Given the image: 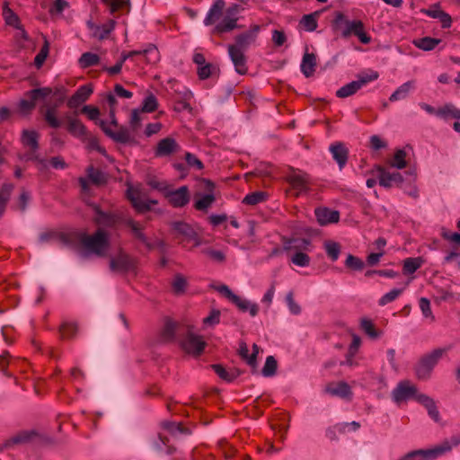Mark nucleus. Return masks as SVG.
Returning <instances> with one entry per match:
<instances>
[{
  "label": "nucleus",
  "instance_id": "obj_45",
  "mask_svg": "<svg viewBox=\"0 0 460 460\" xmlns=\"http://www.w3.org/2000/svg\"><path fill=\"white\" fill-rule=\"evenodd\" d=\"M52 93L53 89L51 87H40L27 91L24 93V96L32 99L36 104L37 102L45 100L47 97L52 94Z\"/></svg>",
  "mask_w": 460,
  "mask_h": 460
},
{
  "label": "nucleus",
  "instance_id": "obj_51",
  "mask_svg": "<svg viewBox=\"0 0 460 460\" xmlns=\"http://www.w3.org/2000/svg\"><path fill=\"white\" fill-rule=\"evenodd\" d=\"M268 198V193L265 191H254L247 194L243 199V203L245 205L254 206L259 203L266 201Z\"/></svg>",
  "mask_w": 460,
  "mask_h": 460
},
{
  "label": "nucleus",
  "instance_id": "obj_35",
  "mask_svg": "<svg viewBox=\"0 0 460 460\" xmlns=\"http://www.w3.org/2000/svg\"><path fill=\"white\" fill-rule=\"evenodd\" d=\"M40 134L36 130L24 129L22 132L21 141L24 146L30 149L39 150Z\"/></svg>",
  "mask_w": 460,
  "mask_h": 460
},
{
  "label": "nucleus",
  "instance_id": "obj_7",
  "mask_svg": "<svg viewBox=\"0 0 460 460\" xmlns=\"http://www.w3.org/2000/svg\"><path fill=\"white\" fill-rule=\"evenodd\" d=\"M57 97L56 102L51 104L44 112L43 117L47 124L52 128H58L62 121L57 117L58 109L65 102L66 89L64 86L57 87L52 93Z\"/></svg>",
  "mask_w": 460,
  "mask_h": 460
},
{
  "label": "nucleus",
  "instance_id": "obj_55",
  "mask_svg": "<svg viewBox=\"0 0 460 460\" xmlns=\"http://www.w3.org/2000/svg\"><path fill=\"white\" fill-rule=\"evenodd\" d=\"M278 368V361L273 356H268L266 358L265 364L261 369V374L263 376L269 377L273 376L277 373Z\"/></svg>",
  "mask_w": 460,
  "mask_h": 460
},
{
  "label": "nucleus",
  "instance_id": "obj_48",
  "mask_svg": "<svg viewBox=\"0 0 460 460\" xmlns=\"http://www.w3.org/2000/svg\"><path fill=\"white\" fill-rule=\"evenodd\" d=\"M319 15H320L319 11H315L309 14H305L300 21V24H302L304 26L305 31H314L317 29V26H318L317 18Z\"/></svg>",
  "mask_w": 460,
  "mask_h": 460
},
{
  "label": "nucleus",
  "instance_id": "obj_2",
  "mask_svg": "<svg viewBox=\"0 0 460 460\" xmlns=\"http://www.w3.org/2000/svg\"><path fill=\"white\" fill-rule=\"evenodd\" d=\"M88 206L95 214L93 219L95 225L112 229H117L119 226L124 225L127 216L123 212H106L101 208L100 205L93 202L89 203Z\"/></svg>",
  "mask_w": 460,
  "mask_h": 460
},
{
  "label": "nucleus",
  "instance_id": "obj_5",
  "mask_svg": "<svg viewBox=\"0 0 460 460\" xmlns=\"http://www.w3.org/2000/svg\"><path fill=\"white\" fill-rule=\"evenodd\" d=\"M183 336L180 339V345L181 349L189 354L195 357L200 356L206 346V341H203L201 336L196 335L192 332V327L186 326Z\"/></svg>",
  "mask_w": 460,
  "mask_h": 460
},
{
  "label": "nucleus",
  "instance_id": "obj_50",
  "mask_svg": "<svg viewBox=\"0 0 460 460\" xmlns=\"http://www.w3.org/2000/svg\"><path fill=\"white\" fill-rule=\"evenodd\" d=\"M78 63L82 68H88L97 66L100 63V57L92 52H84L80 57Z\"/></svg>",
  "mask_w": 460,
  "mask_h": 460
},
{
  "label": "nucleus",
  "instance_id": "obj_22",
  "mask_svg": "<svg viewBox=\"0 0 460 460\" xmlns=\"http://www.w3.org/2000/svg\"><path fill=\"white\" fill-rule=\"evenodd\" d=\"M171 228L175 238L182 236L187 240H195L197 238V233L193 227L184 221H174L171 223Z\"/></svg>",
  "mask_w": 460,
  "mask_h": 460
},
{
  "label": "nucleus",
  "instance_id": "obj_17",
  "mask_svg": "<svg viewBox=\"0 0 460 460\" xmlns=\"http://www.w3.org/2000/svg\"><path fill=\"white\" fill-rule=\"evenodd\" d=\"M93 92L92 84L81 85L68 99L66 105L70 109H75L85 102Z\"/></svg>",
  "mask_w": 460,
  "mask_h": 460
},
{
  "label": "nucleus",
  "instance_id": "obj_27",
  "mask_svg": "<svg viewBox=\"0 0 460 460\" xmlns=\"http://www.w3.org/2000/svg\"><path fill=\"white\" fill-rule=\"evenodd\" d=\"M102 2L112 15L128 13L131 9L130 0H102Z\"/></svg>",
  "mask_w": 460,
  "mask_h": 460
},
{
  "label": "nucleus",
  "instance_id": "obj_14",
  "mask_svg": "<svg viewBox=\"0 0 460 460\" xmlns=\"http://www.w3.org/2000/svg\"><path fill=\"white\" fill-rule=\"evenodd\" d=\"M347 28L343 31L342 36L347 38L351 34L357 36L359 41L363 44H368L371 41V37L365 31L364 23L359 21H346Z\"/></svg>",
  "mask_w": 460,
  "mask_h": 460
},
{
  "label": "nucleus",
  "instance_id": "obj_49",
  "mask_svg": "<svg viewBox=\"0 0 460 460\" xmlns=\"http://www.w3.org/2000/svg\"><path fill=\"white\" fill-rule=\"evenodd\" d=\"M158 108V100L152 93H148L142 102L141 112L152 113Z\"/></svg>",
  "mask_w": 460,
  "mask_h": 460
},
{
  "label": "nucleus",
  "instance_id": "obj_8",
  "mask_svg": "<svg viewBox=\"0 0 460 460\" xmlns=\"http://www.w3.org/2000/svg\"><path fill=\"white\" fill-rule=\"evenodd\" d=\"M379 75L376 71H372L371 74H359L358 80L352 81L344 86L341 87L336 92V96L339 98H346L355 94L363 85L369 82L376 80Z\"/></svg>",
  "mask_w": 460,
  "mask_h": 460
},
{
  "label": "nucleus",
  "instance_id": "obj_24",
  "mask_svg": "<svg viewBox=\"0 0 460 460\" xmlns=\"http://www.w3.org/2000/svg\"><path fill=\"white\" fill-rule=\"evenodd\" d=\"M179 147L178 143L172 137H165L161 139L155 149L156 157L168 156L175 153Z\"/></svg>",
  "mask_w": 460,
  "mask_h": 460
},
{
  "label": "nucleus",
  "instance_id": "obj_32",
  "mask_svg": "<svg viewBox=\"0 0 460 460\" xmlns=\"http://www.w3.org/2000/svg\"><path fill=\"white\" fill-rule=\"evenodd\" d=\"M84 232L77 230L70 232H61L59 234V242L68 247H75L78 243L82 245V235Z\"/></svg>",
  "mask_w": 460,
  "mask_h": 460
},
{
  "label": "nucleus",
  "instance_id": "obj_43",
  "mask_svg": "<svg viewBox=\"0 0 460 460\" xmlns=\"http://www.w3.org/2000/svg\"><path fill=\"white\" fill-rule=\"evenodd\" d=\"M61 339H74L78 332V324L75 322H64L59 326Z\"/></svg>",
  "mask_w": 460,
  "mask_h": 460
},
{
  "label": "nucleus",
  "instance_id": "obj_23",
  "mask_svg": "<svg viewBox=\"0 0 460 460\" xmlns=\"http://www.w3.org/2000/svg\"><path fill=\"white\" fill-rule=\"evenodd\" d=\"M127 198L130 201L132 207L137 210V213L143 214L152 209L147 200H143L139 197V191L137 190L129 187L127 190Z\"/></svg>",
  "mask_w": 460,
  "mask_h": 460
},
{
  "label": "nucleus",
  "instance_id": "obj_42",
  "mask_svg": "<svg viewBox=\"0 0 460 460\" xmlns=\"http://www.w3.org/2000/svg\"><path fill=\"white\" fill-rule=\"evenodd\" d=\"M423 262L422 257L406 258L402 264V273L404 275L413 274L422 266Z\"/></svg>",
  "mask_w": 460,
  "mask_h": 460
},
{
  "label": "nucleus",
  "instance_id": "obj_10",
  "mask_svg": "<svg viewBox=\"0 0 460 460\" xmlns=\"http://www.w3.org/2000/svg\"><path fill=\"white\" fill-rule=\"evenodd\" d=\"M137 266V261L122 251L110 261V269L113 272L128 273L134 270Z\"/></svg>",
  "mask_w": 460,
  "mask_h": 460
},
{
  "label": "nucleus",
  "instance_id": "obj_38",
  "mask_svg": "<svg viewBox=\"0 0 460 460\" xmlns=\"http://www.w3.org/2000/svg\"><path fill=\"white\" fill-rule=\"evenodd\" d=\"M123 226L130 229L135 239L140 242H146L145 227L139 222L127 217Z\"/></svg>",
  "mask_w": 460,
  "mask_h": 460
},
{
  "label": "nucleus",
  "instance_id": "obj_26",
  "mask_svg": "<svg viewBox=\"0 0 460 460\" xmlns=\"http://www.w3.org/2000/svg\"><path fill=\"white\" fill-rule=\"evenodd\" d=\"M314 214L320 226L338 223L340 220L339 211L328 208H317Z\"/></svg>",
  "mask_w": 460,
  "mask_h": 460
},
{
  "label": "nucleus",
  "instance_id": "obj_64",
  "mask_svg": "<svg viewBox=\"0 0 460 460\" xmlns=\"http://www.w3.org/2000/svg\"><path fill=\"white\" fill-rule=\"evenodd\" d=\"M35 102L32 101V99H30L28 97L22 99L18 103L19 111L24 115L31 114V111L35 109Z\"/></svg>",
  "mask_w": 460,
  "mask_h": 460
},
{
  "label": "nucleus",
  "instance_id": "obj_16",
  "mask_svg": "<svg viewBox=\"0 0 460 460\" xmlns=\"http://www.w3.org/2000/svg\"><path fill=\"white\" fill-rule=\"evenodd\" d=\"M42 436L35 429L22 430L15 435L12 436L5 441V447H12L14 445H23L33 442L36 439H41Z\"/></svg>",
  "mask_w": 460,
  "mask_h": 460
},
{
  "label": "nucleus",
  "instance_id": "obj_54",
  "mask_svg": "<svg viewBox=\"0 0 460 460\" xmlns=\"http://www.w3.org/2000/svg\"><path fill=\"white\" fill-rule=\"evenodd\" d=\"M436 114L441 118L447 119L448 117L460 119V110L453 104H446L438 109Z\"/></svg>",
  "mask_w": 460,
  "mask_h": 460
},
{
  "label": "nucleus",
  "instance_id": "obj_56",
  "mask_svg": "<svg viewBox=\"0 0 460 460\" xmlns=\"http://www.w3.org/2000/svg\"><path fill=\"white\" fill-rule=\"evenodd\" d=\"M324 248L329 258L335 261L338 260L341 253V244L333 241H326L324 243Z\"/></svg>",
  "mask_w": 460,
  "mask_h": 460
},
{
  "label": "nucleus",
  "instance_id": "obj_59",
  "mask_svg": "<svg viewBox=\"0 0 460 460\" xmlns=\"http://www.w3.org/2000/svg\"><path fill=\"white\" fill-rule=\"evenodd\" d=\"M49 53V40L44 38V43L40 50V52L36 55L34 58V65L40 68L45 60L47 59Z\"/></svg>",
  "mask_w": 460,
  "mask_h": 460
},
{
  "label": "nucleus",
  "instance_id": "obj_37",
  "mask_svg": "<svg viewBox=\"0 0 460 460\" xmlns=\"http://www.w3.org/2000/svg\"><path fill=\"white\" fill-rule=\"evenodd\" d=\"M2 15L6 25L15 29L21 28L20 17L9 7L8 2H4L3 4Z\"/></svg>",
  "mask_w": 460,
  "mask_h": 460
},
{
  "label": "nucleus",
  "instance_id": "obj_39",
  "mask_svg": "<svg viewBox=\"0 0 460 460\" xmlns=\"http://www.w3.org/2000/svg\"><path fill=\"white\" fill-rule=\"evenodd\" d=\"M87 176L91 182L96 186H103L107 183L108 178L106 174L98 168L90 165L87 170Z\"/></svg>",
  "mask_w": 460,
  "mask_h": 460
},
{
  "label": "nucleus",
  "instance_id": "obj_28",
  "mask_svg": "<svg viewBox=\"0 0 460 460\" xmlns=\"http://www.w3.org/2000/svg\"><path fill=\"white\" fill-rule=\"evenodd\" d=\"M210 367L222 380L227 383L234 381L239 376L243 374V371L240 370L239 368L233 367L227 370L221 364H212L210 365Z\"/></svg>",
  "mask_w": 460,
  "mask_h": 460
},
{
  "label": "nucleus",
  "instance_id": "obj_44",
  "mask_svg": "<svg viewBox=\"0 0 460 460\" xmlns=\"http://www.w3.org/2000/svg\"><path fill=\"white\" fill-rule=\"evenodd\" d=\"M52 93L53 89L51 87H40L27 91L24 93V96L32 99L36 104L37 102L45 100L47 97L52 94Z\"/></svg>",
  "mask_w": 460,
  "mask_h": 460
},
{
  "label": "nucleus",
  "instance_id": "obj_6",
  "mask_svg": "<svg viewBox=\"0 0 460 460\" xmlns=\"http://www.w3.org/2000/svg\"><path fill=\"white\" fill-rule=\"evenodd\" d=\"M449 451H451L450 444L447 441H443L440 445L430 449L411 451L399 460H434Z\"/></svg>",
  "mask_w": 460,
  "mask_h": 460
},
{
  "label": "nucleus",
  "instance_id": "obj_30",
  "mask_svg": "<svg viewBox=\"0 0 460 460\" xmlns=\"http://www.w3.org/2000/svg\"><path fill=\"white\" fill-rule=\"evenodd\" d=\"M195 201L193 208L198 211L207 212L211 205L216 201V196L214 193L201 194L196 192L194 195Z\"/></svg>",
  "mask_w": 460,
  "mask_h": 460
},
{
  "label": "nucleus",
  "instance_id": "obj_57",
  "mask_svg": "<svg viewBox=\"0 0 460 460\" xmlns=\"http://www.w3.org/2000/svg\"><path fill=\"white\" fill-rule=\"evenodd\" d=\"M187 286V279L181 274H176L172 283V288L174 294L181 295L185 293Z\"/></svg>",
  "mask_w": 460,
  "mask_h": 460
},
{
  "label": "nucleus",
  "instance_id": "obj_36",
  "mask_svg": "<svg viewBox=\"0 0 460 460\" xmlns=\"http://www.w3.org/2000/svg\"><path fill=\"white\" fill-rule=\"evenodd\" d=\"M316 56L314 53H305L301 62V71L305 77L314 75L316 67Z\"/></svg>",
  "mask_w": 460,
  "mask_h": 460
},
{
  "label": "nucleus",
  "instance_id": "obj_18",
  "mask_svg": "<svg viewBox=\"0 0 460 460\" xmlns=\"http://www.w3.org/2000/svg\"><path fill=\"white\" fill-rule=\"evenodd\" d=\"M228 54L234 66L236 73L239 75H245L248 71L247 58L243 50L237 49L234 46H228Z\"/></svg>",
  "mask_w": 460,
  "mask_h": 460
},
{
  "label": "nucleus",
  "instance_id": "obj_21",
  "mask_svg": "<svg viewBox=\"0 0 460 460\" xmlns=\"http://www.w3.org/2000/svg\"><path fill=\"white\" fill-rule=\"evenodd\" d=\"M66 119L67 121L66 130L70 135L83 140L89 136V131L80 119L72 118L69 115H66Z\"/></svg>",
  "mask_w": 460,
  "mask_h": 460
},
{
  "label": "nucleus",
  "instance_id": "obj_52",
  "mask_svg": "<svg viewBox=\"0 0 460 460\" xmlns=\"http://www.w3.org/2000/svg\"><path fill=\"white\" fill-rule=\"evenodd\" d=\"M413 84H414L413 81H408V82L402 84L401 86H399L396 89V91H394L391 94L389 100L391 102H395V101L406 98V96L408 95L411 88L413 87Z\"/></svg>",
  "mask_w": 460,
  "mask_h": 460
},
{
  "label": "nucleus",
  "instance_id": "obj_11",
  "mask_svg": "<svg viewBox=\"0 0 460 460\" xmlns=\"http://www.w3.org/2000/svg\"><path fill=\"white\" fill-rule=\"evenodd\" d=\"M164 198L168 203L175 208L185 207L190 200V191L189 187L184 185L176 190L168 189L164 193Z\"/></svg>",
  "mask_w": 460,
  "mask_h": 460
},
{
  "label": "nucleus",
  "instance_id": "obj_58",
  "mask_svg": "<svg viewBox=\"0 0 460 460\" xmlns=\"http://www.w3.org/2000/svg\"><path fill=\"white\" fill-rule=\"evenodd\" d=\"M406 156L407 154L403 149H398L394 153L393 161L390 163V165L397 169L405 168L407 165Z\"/></svg>",
  "mask_w": 460,
  "mask_h": 460
},
{
  "label": "nucleus",
  "instance_id": "obj_46",
  "mask_svg": "<svg viewBox=\"0 0 460 460\" xmlns=\"http://www.w3.org/2000/svg\"><path fill=\"white\" fill-rule=\"evenodd\" d=\"M13 189L14 185L13 183H4L0 188V217L5 210Z\"/></svg>",
  "mask_w": 460,
  "mask_h": 460
},
{
  "label": "nucleus",
  "instance_id": "obj_20",
  "mask_svg": "<svg viewBox=\"0 0 460 460\" xmlns=\"http://www.w3.org/2000/svg\"><path fill=\"white\" fill-rule=\"evenodd\" d=\"M326 393L330 394L333 396H338L342 399L351 400L353 393L349 385V384L345 381H340L337 383H330L327 385L325 388Z\"/></svg>",
  "mask_w": 460,
  "mask_h": 460
},
{
  "label": "nucleus",
  "instance_id": "obj_25",
  "mask_svg": "<svg viewBox=\"0 0 460 460\" xmlns=\"http://www.w3.org/2000/svg\"><path fill=\"white\" fill-rule=\"evenodd\" d=\"M226 9L225 0H215L204 19V24L210 26L215 24L222 17Z\"/></svg>",
  "mask_w": 460,
  "mask_h": 460
},
{
  "label": "nucleus",
  "instance_id": "obj_34",
  "mask_svg": "<svg viewBox=\"0 0 460 460\" xmlns=\"http://www.w3.org/2000/svg\"><path fill=\"white\" fill-rule=\"evenodd\" d=\"M238 18H229L225 16L219 23H217L214 29L213 33L222 34L229 32L234 29H240L243 26L237 23Z\"/></svg>",
  "mask_w": 460,
  "mask_h": 460
},
{
  "label": "nucleus",
  "instance_id": "obj_12",
  "mask_svg": "<svg viewBox=\"0 0 460 460\" xmlns=\"http://www.w3.org/2000/svg\"><path fill=\"white\" fill-rule=\"evenodd\" d=\"M419 394L417 387L411 385L409 380H402L399 382L397 386L392 392L393 400L396 403H400L411 398L417 401V396Z\"/></svg>",
  "mask_w": 460,
  "mask_h": 460
},
{
  "label": "nucleus",
  "instance_id": "obj_47",
  "mask_svg": "<svg viewBox=\"0 0 460 460\" xmlns=\"http://www.w3.org/2000/svg\"><path fill=\"white\" fill-rule=\"evenodd\" d=\"M441 42L440 39L423 37L413 41L414 45L422 50L430 51Z\"/></svg>",
  "mask_w": 460,
  "mask_h": 460
},
{
  "label": "nucleus",
  "instance_id": "obj_33",
  "mask_svg": "<svg viewBox=\"0 0 460 460\" xmlns=\"http://www.w3.org/2000/svg\"><path fill=\"white\" fill-rule=\"evenodd\" d=\"M292 171H294V169H292ZM286 181L294 190L299 192L307 190L308 179L305 177V174H297L293 172L286 176Z\"/></svg>",
  "mask_w": 460,
  "mask_h": 460
},
{
  "label": "nucleus",
  "instance_id": "obj_61",
  "mask_svg": "<svg viewBox=\"0 0 460 460\" xmlns=\"http://www.w3.org/2000/svg\"><path fill=\"white\" fill-rule=\"evenodd\" d=\"M115 27V21L111 20L109 23L102 24L100 27H97L96 31L94 32V37L99 40H104L109 37L110 33L113 31Z\"/></svg>",
  "mask_w": 460,
  "mask_h": 460
},
{
  "label": "nucleus",
  "instance_id": "obj_1",
  "mask_svg": "<svg viewBox=\"0 0 460 460\" xmlns=\"http://www.w3.org/2000/svg\"><path fill=\"white\" fill-rule=\"evenodd\" d=\"M81 246L86 252L105 257L111 246L110 234L102 228H98L93 234L84 232Z\"/></svg>",
  "mask_w": 460,
  "mask_h": 460
},
{
  "label": "nucleus",
  "instance_id": "obj_9",
  "mask_svg": "<svg viewBox=\"0 0 460 460\" xmlns=\"http://www.w3.org/2000/svg\"><path fill=\"white\" fill-rule=\"evenodd\" d=\"M374 172L378 173L377 177L379 185L385 189H390L394 185L399 187L404 181L402 173L399 172H390L381 164H376L370 171V173H374Z\"/></svg>",
  "mask_w": 460,
  "mask_h": 460
},
{
  "label": "nucleus",
  "instance_id": "obj_15",
  "mask_svg": "<svg viewBox=\"0 0 460 460\" xmlns=\"http://www.w3.org/2000/svg\"><path fill=\"white\" fill-rule=\"evenodd\" d=\"M186 326H183L171 319H167L164 323V328L161 332V336L164 341L172 342L175 340L176 336L179 339L183 336Z\"/></svg>",
  "mask_w": 460,
  "mask_h": 460
},
{
  "label": "nucleus",
  "instance_id": "obj_53",
  "mask_svg": "<svg viewBox=\"0 0 460 460\" xmlns=\"http://www.w3.org/2000/svg\"><path fill=\"white\" fill-rule=\"evenodd\" d=\"M311 244V241L307 238L302 239H289L284 242L283 249L285 251H289L291 249L301 250L307 249V246Z\"/></svg>",
  "mask_w": 460,
  "mask_h": 460
},
{
  "label": "nucleus",
  "instance_id": "obj_29",
  "mask_svg": "<svg viewBox=\"0 0 460 460\" xmlns=\"http://www.w3.org/2000/svg\"><path fill=\"white\" fill-rule=\"evenodd\" d=\"M422 12L434 19H438L443 29L450 28L452 25L451 16L441 10L438 4H434L430 9H425Z\"/></svg>",
  "mask_w": 460,
  "mask_h": 460
},
{
  "label": "nucleus",
  "instance_id": "obj_31",
  "mask_svg": "<svg viewBox=\"0 0 460 460\" xmlns=\"http://www.w3.org/2000/svg\"><path fill=\"white\" fill-rule=\"evenodd\" d=\"M417 402L422 404L427 409L428 413L431 419H433L436 422L440 421L439 411L438 410L435 401L431 397L424 394H421L417 396Z\"/></svg>",
  "mask_w": 460,
  "mask_h": 460
},
{
  "label": "nucleus",
  "instance_id": "obj_13",
  "mask_svg": "<svg viewBox=\"0 0 460 460\" xmlns=\"http://www.w3.org/2000/svg\"><path fill=\"white\" fill-rule=\"evenodd\" d=\"M260 31V25H251L248 31L236 35L234 37V44H231L230 46H234L237 48V49L243 51L246 50L251 45L256 42Z\"/></svg>",
  "mask_w": 460,
  "mask_h": 460
},
{
  "label": "nucleus",
  "instance_id": "obj_62",
  "mask_svg": "<svg viewBox=\"0 0 460 460\" xmlns=\"http://www.w3.org/2000/svg\"><path fill=\"white\" fill-rule=\"evenodd\" d=\"M162 427L171 433H174L175 431H178L182 434L190 433V429L188 428H185L181 422L176 423L173 421L166 420L162 422Z\"/></svg>",
  "mask_w": 460,
  "mask_h": 460
},
{
  "label": "nucleus",
  "instance_id": "obj_63",
  "mask_svg": "<svg viewBox=\"0 0 460 460\" xmlns=\"http://www.w3.org/2000/svg\"><path fill=\"white\" fill-rule=\"evenodd\" d=\"M345 266L349 270L360 271L364 269L365 263L360 258L349 254L345 261Z\"/></svg>",
  "mask_w": 460,
  "mask_h": 460
},
{
  "label": "nucleus",
  "instance_id": "obj_4",
  "mask_svg": "<svg viewBox=\"0 0 460 460\" xmlns=\"http://www.w3.org/2000/svg\"><path fill=\"white\" fill-rule=\"evenodd\" d=\"M445 352V349H436L430 353L421 357L414 367L417 378L420 380L429 379L433 368L438 364V360L442 358Z\"/></svg>",
  "mask_w": 460,
  "mask_h": 460
},
{
  "label": "nucleus",
  "instance_id": "obj_41",
  "mask_svg": "<svg viewBox=\"0 0 460 460\" xmlns=\"http://www.w3.org/2000/svg\"><path fill=\"white\" fill-rule=\"evenodd\" d=\"M235 298L236 300L233 298L231 302L234 304L241 312L245 313L249 310V313L252 316L257 315L259 312V306L257 304H252L250 301L243 299L237 295L235 296Z\"/></svg>",
  "mask_w": 460,
  "mask_h": 460
},
{
  "label": "nucleus",
  "instance_id": "obj_3",
  "mask_svg": "<svg viewBox=\"0 0 460 460\" xmlns=\"http://www.w3.org/2000/svg\"><path fill=\"white\" fill-rule=\"evenodd\" d=\"M96 124L101 128V129L108 137H110L116 143L123 145L137 144L135 138L130 136L128 128H126L125 126L119 125L118 119L116 118H112V119H111V125L119 128L117 131L112 130L108 125V123L103 119H100L98 122H96Z\"/></svg>",
  "mask_w": 460,
  "mask_h": 460
},
{
  "label": "nucleus",
  "instance_id": "obj_19",
  "mask_svg": "<svg viewBox=\"0 0 460 460\" xmlns=\"http://www.w3.org/2000/svg\"><path fill=\"white\" fill-rule=\"evenodd\" d=\"M329 151L331 152L333 160L338 164L340 169H342L349 158V149L342 142H334L330 147Z\"/></svg>",
  "mask_w": 460,
  "mask_h": 460
},
{
  "label": "nucleus",
  "instance_id": "obj_60",
  "mask_svg": "<svg viewBox=\"0 0 460 460\" xmlns=\"http://www.w3.org/2000/svg\"><path fill=\"white\" fill-rule=\"evenodd\" d=\"M361 329L372 339H377L380 336V332L376 330L373 322L369 319H362L360 323Z\"/></svg>",
  "mask_w": 460,
  "mask_h": 460
},
{
  "label": "nucleus",
  "instance_id": "obj_40",
  "mask_svg": "<svg viewBox=\"0 0 460 460\" xmlns=\"http://www.w3.org/2000/svg\"><path fill=\"white\" fill-rule=\"evenodd\" d=\"M197 75L199 80H206L213 75H217L218 77L220 75V69L217 65L207 63L197 67Z\"/></svg>",
  "mask_w": 460,
  "mask_h": 460
}]
</instances>
